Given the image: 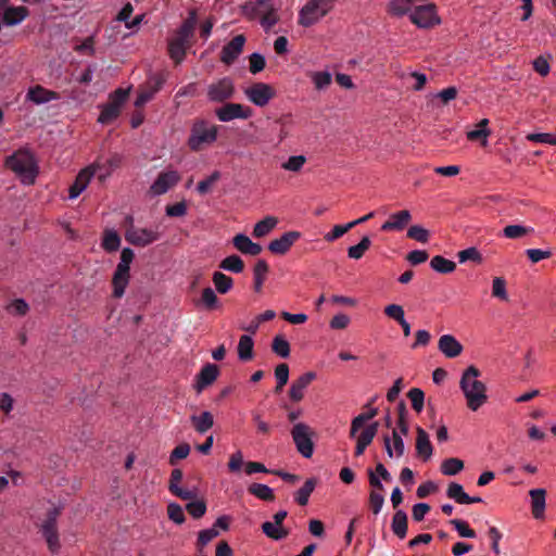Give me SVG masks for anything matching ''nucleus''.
<instances>
[{
  "instance_id": "f257e3e1",
  "label": "nucleus",
  "mask_w": 556,
  "mask_h": 556,
  "mask_svg": "<svg viewBox=\"0 0 556 556\" xmlns=\"http://www.w3.org/2000/svg\"><path fill=\"white\" fill-rule=\"evenodd\" d=\"M481 371L473 365L467 367L460 377L459 388L465 396L467 407L477 412L488 402V389L479 378Z\"/></svg>"
},
{
  "instance_id": "f03ea898",
  "label": "nucleus",
  "mask_w": 556,
  "mask_h": 556,
  "mask_svg": "<svg viewBox=\"0 0 556 556\" xmlns=\"http://www.w3.org/2000/svg\"><path fill=\"white\" fill-rule=\"evenodd\" d=\"M5 165L23 185H34L39 174L37 160L28 150H17L7 157Z\"/></svg>"
},
{
  "instance_id": "7ed1b4c3",
  "label": "nucleus",
  "mask_w": 556,
  "mask_h": 556,
  "mask_svg": "<svg viewBox=\"0 0 556 556\" xmlns=\"http://www.w3.org/2000/svg\"><path fill=\"white\" fill-rule=\"evenodd\" d=\"M278 10L274 0L250 1L241 7L242 15L250 21L258 20L266 33L279 22Z\"/></svg>"
},
{
  "instance_id": "20e7f679",
  "label": "nucleus",
  "mask_w": 556,
  "mask_h": 556,
  "mask_svg": "<svg viewBox=\"0 0 556 556\" xmlns=\"http://www.w3.org/2000/svg\"><path fill=\"white\" fill-rule=\"evenodd\" d=\"M377 414L378 409L376 407H371L353 418L351 422L350 437L356 438L355 456L363 455L367 446L371 444L376 437L378 422L368 425L358 435L357 432L365 422L371 420Z\"/></svg>"
},
{
  "instance_id": "39448f33",
  "label": "nucleus",
  "mask_w": 556,
  "mask_h": 556,
  "mask_svg": "<svg viewBox=\"0 0 556 556\" xmlns=\"http://www.w3.org/2000/svg\"><path fill=\"white\" fill-rule=\"evenodd\" d=\"M197 24V14L194 11L189 13V16L184 21L180 27L177 29L173 38L168 40V54L169 58L179 64L186 58V51L189 47L190 39L193 36V31Z\"/></svg>"
},
{
  "instance_id": "423d86ee",
  "label": "nucleus",
  "mask_w": 556,
  "mask_h": 556,
  "mask_svg": "<svg viewBox=\"0 0 556 556\" xmlns=\"http://www.w3.org/2000/svg\"><path fill=\"white\" fill-rule=\"evenodd\" d=\"M217 137V125L206 119H195L190 128L187 144L191 151L199 152L205 147L212 146Z\"/></svg>"
},
{
  "instance_id": "0eeeda50",
  "label": "nucleus",
  "mask_w": 556,
  "mask_h": 556,
  "mask_svg": "<svg viewBox=\"0 0 556 556\" xmlns=\"http://www.w3.org/2000/svg\"><path fill=\"white\" fill-rule=\"evenodd\" d=\"M61 515V508L52 507L48 510L46 518L39 526V531L45 539L48 549L56 554L61 549L60 534L58 529V519Z\"/></svg>"
},
{
  "instance_id": "6e6552de",
  "label": "nucleus",
  "mask_w": 556,
  "mask_h": 556,
  "mask_svg": "<svg viewBox=\"0 0 556 556\" xmlns=\"http://www.w3.org/2000/svg\"><path fill=\"white\" fill-rule=\"evenodd\" d=\"M314 435L315 431L304 422H298L291 429V437L295 447L305 458H311L314 453Z\"/></svg>"
},
{
  "instance_id": "1a4fd4ad",
  "label": "nucleus",
  "mask_w": 556,
  "mask_h": 556,
  "mask_svg": "<svg viewBox=\"0 0 556 556\" xmlns=\"http://www.w3.org/2000/svg\"><path fill=\"white\" fill-rule=\"evenodd\" d=\"M410 22L418 28L429 29L441 24V17L438 14L434 3H427L416 7L409 13Z\"/></svg>"
},
{
  "instance_id": "9d476101",
  "label": "nucleus",
  "mask_w": 556,
  "mask_h": 556,
  "mask_svg": "<svg viewBox=\"0 0 556 556\" xmlns=\"http://www.w3.org/2000/svg\"><path fill=\"white\" fill-rule=\"evenodd\" d=\"M180 178L177 170L170 169L161 172L150 186L148 195L155 198L165 194L180 181Z\"/></svg>"
},
{
  "instance_id": "9b49d317",
  "label": "nucleus",
  "mask_w": 556,
  "mask_h": 556,
  "mask_svg": "<svg viewBox=\"0 0 556 556\" xmlns=\"http://www.w3.org/2000/svg\"><path fill=\"white\" fill-rule=\"evenodd\" d=\"M244 94L254 105L263 108L275 98L276 91L273 86L266 83H254L244 89Z\"/></svg>"
},
{
  "instance_id": "f8f14e48",
  "label": "nucleus",
  "mask_w": 556,
  "mask_h": 556,
  "mask_svg": "<svg viewBox=\"0 0 556 556\" xmlns=\"http://www.w3.org/2000/svg\"><path fill=\"white\" fill-rule=\"evenodd\" d=\"M102 166L99 163H93L85 168H83L78 175L76 176L75 181L68 189V198L76 199L78 198L88 187L93 176L97 175L98 170H100Z\"/></svg>"
},
{
  "instance_id": "ddd939ff",
  "label": "nucleus",
  "mask_w": 556,
  "mask_h": 556,
  "mask_svg": "<svg viewBox=\"0 0 556 556\" xmlns=\"http://www.w3.org/2000/svg\"><path fill=\"white\" fill-rule=\"evenodd\" d=\"M252 109L240 103L228 102L215 110V115L220 122H230L237 118L248 119L252 116Z\"/></svg>"
},
{
  "instance_id": "4468645a",
  "label": "nucleus",
  "mask_w": 556,
  "mask_h": 556,
  "mask_svg": "<svg viewBox=\"0 0 556 556\" xmlns=\"http://www.w3.org/2000/svg\"><path fill=\"white\" fill-rule=\"evenodd\" d=\"M161 238L157 230L131 226L125 233V239L135 247H147Z\"/></svg>"
},
{
  "instance_id": "2eb2a0df",
  "label": "nucleus",
  "mask_w": 556,
  "mask_h": 556,
  "mask_svg": "<svg viewBox=\"0 0 556 556\" xmlns=\"http://www.w3.org/2000/svg\"><path fill=\"white\" fill-rule=\"evenodd\" d=\"M235 86L229 77H224L207 87V98L212 102H224L233 96Z\"/></svg>"
},
{
  "instance_id": "dca6fc26",
  "label": "nucleus",
  "mask_w": 556,
  "mask_h": 556,
  "mask_svg": "<svg viewBox=\"0 0 556 556\" xmlns=\"http://www.w3.org/2000/svg\"><path fill=\"white\" fill-rule=\"evenodd\" d=\"M165 79L162 75L151 76L146 85L138 91L135 100V106L140 108L153 99V97L162 89Z\"/></svg>"
},
{
  "instance_id": "f3484780",
  "label": "nucleus",
  "mask_w": 556,
  "mask_h": 556,
  "mask_svg": "<svg viewBox=\"0 0 556 556\" xmlns=\"http://www.w3.org/2000/svg\"><path fill=\"white\" fill-rule=\"evenodd\" d=\"M325 16L326 13L313 0H308L299 11L298 24L307 28L317 24Z\"/></svg>"
},
{
  "instance_id": "a211bd4d",
  "label": "nucleus",
  "mask_w": 556,
  "mask_h": 556,
  "mask_svg": "<svg viewBox=\"0 0 556 556\" xmlns=\"http://www.w3.org/2000/svg\"><path fill=\"white\" fill-rule=\"evenodd\" d=\"M244 35L235 36L227 45L224 46L220 52V61L226 64H232L243 51L245 43Z\"/></svg>"
},
{
  "instance_id": "6ab92c4d",
  "label": "nucleus",
  "mask_w": 556,
  "mask_h": 556,
  "mask_svg": "<svg viewBox=\"0 0 556 556\" xmlns=\"http://www.w3.org/2000/svg\"><path fill=\"white\" fill-rule=\"evenodd\" d=\"M403 437L405 435L397 429H393L391 434L383 435V445L390 458H400L404 455L405 443Z\"/></svg>"
},
{
  "instance_id": "aec40b11",
  "label": "nucleus",
  "mask_w": 556,
  "mask_h": 556,
  "mask_svg": "<svg viewBox=\"0 0 556 556\" xmlns=\"http://www.w3.org/2000/svg\"><path fill=\"white\" fill-rule=\"evenodd\" d=\"M316 372L307 371L292 381L289 389V397L292 402H301L304 399L305 390L316 379Z\"/></svg>"
},
{
  "instance_id": "412c9836",
  "label": "nucleus",
  "mask_w": 556,
  "mask_h": 556,
  "mask_svg": "<svg viewBox=\"0 0 556 556\" xmlns=\"http://www.w3.org/2000/svg\"><path fill=\"white\" fill-rule=\"evenodd\" d=\"M60 98V93L47 89L41 85L29 87L25 96L26 101L31 102L36 105L46 104L50 101L59 100Z\"/></svg>"
},
{
  "instance_id": "4be33fe9",
  "label": "nucleus",
  "mask_w": 556,
  "mask_h": 556,
  "mask_svg": "<svg viewBox=\"0 0 556 556\" xmlns=\"http://www.w3.org/2000/svg\"><path fill=\"white\" fill-rule=\"evenodd\" d=\"M219 368L215 364L204 365L195 376L193 388L197 393H201L206 387L211 386L218 377Z\"/></svg>"
},
{
  "instance_id": "5701e85b",
  "label": "nucleus",
  "mask_w": 556,
  "mask_h": 556,
  "mask_svg": "<svg viewBox=\"0 0 556 556\" xmlns=\"http://www.w3.org/2000/svg\"><path fill=\"white\" fill-rule=\"evenodd\" d=\"M300 237L301 233L299 231L285 232L279 238L270 241L268 244V250L273 254L283 255L290 250L294 242L300 239Z\"/></svg>"
},
{
  "instance_id": "b1692460",
  "label": "nucleus",
  "mask_w": 556,
  "mask_h": 556,
  "mask_svg": "<svg viewBox=\"0 0 556 556\" xmlns=\"http://www.w3.org/2000/svg\"><path fill=\"white\" fill-rule=\"evenodd\" d=\"M439 351L447 358H455L463 352L462 343L452 334H443L438 342Z\"/></svg>"
},
{
  "instance_id": "393cba45",
  "label": "nucleus",
  "mask_w": 556,
  "mask_h": 556,
  "mask_svg": "<svg viewBox=\"0 0 556 556\" xmlns=\"http://www.w3.org/2000/svg\"><path fill=\"white\" fill-rule=\"evenodd\" d=\"M412 220V215L408 210H402L390 215L389 219L381 226L382 231H401Z\"/></svg>"
},
{
  "instance_id": "a878e982",
  "label": "nucleus",
  "mask_w": 556,
  "mask_h": 556,
  "mask_svg": "<svg viewBox=\"0 0 556 556\" xmlns=\"http://www.w3.org/2000/svg\"><path fill=\"white\" fill-rule=\"evenodd\" d=\"M29 15L28 8L24 5L11 7L7 5L1 18L2 26H15L21 24Z\"/></svg>"
},
{
  "instance_id": "bb28decb",
  "label": "nucleus",
  "mask_w": 556,
  "mask_h": 556,
  "mask_svg": "<svg viewBox=\"0 0 556 556\" xmlns=\"http://www.w3.org/2000/svg\"><path fill=\"white\" fill-rule=\"evenodd\" d=\"M182 480V471L178 468L174 469L170 473L168 489L170 493L181 500L194 498L197 493L193 490H187L179 486Z\"/></svg>"
},
{
  "instance_id": "cd10ccee",
  "label": "nucleus",
  "mask_w": 556,
  "mask_h": 556,
  "mask_svg": "<svg viewBox=\"0 0 556 556\" xmlns=\"http://www.w3.org/2000/svg\"><path fill=\"white\" fill-rule=\"evenodd\" d=\"M233 247L242 254L256 256L262 252V247L253 242L247 235L238 233L232 238Z\"/></svg>"
},
{
  "instance_id": "c85d7f7f",
  "label": "nucleus",
  "mask_w": 556,
  "mask_h": 556,
  "mask_svg": "<svg viewBox=\"0 0 556 556\" xmlns=\"http://www.w3.org/2000/svg\"><path fill=\"white\" fill-rule=\"evenodd\" d=\"M416 453L418 457H421L425 462L429 460L433 453V447L429 439L427 431L417 427L416 429Z\"/></svg>"
},
{
  "instance_id": "c756f323",
  "label": "nucleus",
  "mask_w": 556,
  "mask_h": 556,
  "mask_svg": "<svg viewBox=\"0 0 556 556\" xmlns=\"http://www.w3.org/2000/svg\"><path fill=\"white\" fill-rule=\"evenodd\" d=\"M529 494L531 497L532 515L535 519H540L544 516L545 511L546 492L544 489H533Z\"/></svg>"
},
{
  "instance_id": "7c9ffc66",
  "label": "nucleus",
  "mask_w": 556,
  "mask_h": 556,
  "mask_svg": "<svg viewBox=\"0 0 556 556\" xmlns=\"http://www.w3.org/2000/svg\"><path fill=\"white\" fill-rule=\"evenodd\" d=\"M488 126H489V119L488 118H482L477 124V129L467 131V134H466L467 139L469 141L480 140L481 141V146L482 147H486L488 146V138L491 135V129Z\"/></svg>"
},
{
  "instance_id": "2f4dec72",
  "label": "nucleus",
  "mask_w": 556,
  "mask_h": 556,
  "mask_svg": "<svg viewBox=\"0 0 556 556\" xmlns=\"http://www.w3.org/2000/svg\"><path fill=\"white\" fill-rule=\"evenodd\" d=\"M130 273L129 271H121L115 269L112 286H113V296L119 299L124 295L125 290L129 283Z\"/></svg>"
},
{
  "instance_id": "473e14b6",
  "label": "nucleus",
  "mask_w": 556,
  "mask_h": 556,
  "mask_svg": "<svg viewBox=\"0 0 556 556\" xmlns=\"http://www.w3.org/2000/svg\"><path fill=\"white\" fill-rule=\"evenodd\" d=\"M253 351H254V341H253L252 337L248 336V334L241 336L239 339V342H238V346H237L239 359L242 362L251 361L254 356Z\"/></svg>"
},
{
  "instance_id": "72a5a7b5",
  "label": "nucleus",
  "mask_w": 556,
  "mask_h": 556,
  "mask_svg": "<svg viewBox=\"0 0 556 556\" xmlns=\"http://www.w3.org/2000/svg\"><path fill=\"white\" fill-rule=\"evenodd\" d=\"M277 224L278 219L275 216H266L254 225L252 235L254 238H263L270 233Z\"/></svg>"
},
{
  "instance_id": "f704fd0d",
  "label": "nucleus",
  "mask_w": 556,
  "mask_h": 556,
  "mask_svg": "<svg viewBox=\"0 0 556 556\" xmlns=\"http://www.w3.org/2000/svg\"><path fill=\"white\" fill-rule=\"evenodd\" d=\"M190 419L193 428L199 433H205L214 425V418L210 412H203L200 415H192Z\"/></svg>"
},
{
  "instance_id": "c9c22d12",
  "label": "nucleus",
  "mask_w": 556,
  "mask_h": 556,
  "mask_svg": "<svg viewBox=\"0 0 556 556\" xmlns=\"http://www.w3.org/2000/svg\"><path fill=\"white\" fill-rule=\"evenodd\" d=\"M391 528H392L393 533L399 539H404L406 536L407 515L404 510L400 509L394 514V516L392 518Z\"/></svg>"
},
{
  "instance_id": "e433bc0d",
  "label": "nucleus",
  "mask_w": 556,
  "mask_h": 556,
  "mask_svg": "<svg viewBox=\"0 0 556 556\" xmlns=\"http://www.w3.org/2000/svg\"><path fill=\"white\" fill-rule=\"evenodd\" d=\"M308 77L316 90L321 91L328 88L332 83V75L328 71L309 72Z\"/></svg>"
},
{
  "instance_id": "4c0bfd02",
  "label": "nucleus",
  "mask_w": 556,
  "mask_h": 556,
  "mask_svg": "<svg viewBox=\"0 0 556 556\" xmlns=\"http://www.w3.org/2000/svg\"><path fill=\"white\" fill-rule=\"evenodd\" d=\"M268 264L265 260H258L253 268V280H254V290L256 292H261L264 281L266 279V275L268 273Z\"/></svg>"
},
{
  "instance_id": "58836bf2",
  "label": "nucleus",
  "mask_w": 556,
  "mask_h": 556,
  "mask_svg": "<svg viewBox=\"0 0 556 556\" xmlns=\"http://www.w3.org/2000/svg\"><path fill=\"white\" fill-rule=\"evenodd\" d=\"M200 303L206 311H215L222 307L220 301L215 291L210 287L202 290Z\"/></svg>"
},
{
  "instance_id": "ea45409f",
  "label": "nucleus",
  "mask_w": 556,
  "mask_h": 556,
  "mask_svg": "<svg viewBox=\"0 0 556 556\" xmlns=\"http://www.w3.org/2000/svg\"><path fill=\"white\" fill-rule=\"evenodd\" d=\"M212 281L216 291L220 294L228 293L233 287V279L222 271H215Z\"/></svg>"
},
{
  "instance_id": "a19ab883",
  "label": "nucleus",
  "mask_w": 556,
  "mask_h": 556,
  "mask_svg": "<svg viewBox=\"0 0 556 556\" xmlns=\"http://www.w3.org/2000/svg\"><path fill=\"white\" fill-rule=\"evenodd\" d=\"M248 491L250 494L262 501L273 502L275 500L273 489L263 483H252L249 485Z\"/></svg>"
},
{
  "instance_id": "79ce46f5",
  "label": "nucleus",
  "mask_w": 556,
  "mask_h": 556,
  "mask_svg": "<svg viewBox=\"0 0 556 556\" xmlns=\"http://www.w3.org/2000/svg\"><path fill=\"white\" fill-rule=\"evenodd\" d=\"M219 268L223 270H226V271L240 274L244 269V263L240 256L232 254V255L225 257L219 263Z\"/></svg>"
},
{
  "instance_id": "37998d69",
  "label": "nucleus",
  "mask_w": 556,
  "mask_h": 556,
  "mask_svg": "<svg viewBox=\"0 0 556 556\" xmlns=\"http://www.w3.org/2000/svg\"><path fill=\"white\" fill-rule=\"evenodd\" d=\"M306 161L307 159L305 155H291L281 163L280 167L286 172L298 174L303 169Z\"/></svg>"
},
{
  "instance_id": "c03bdc74",
  "label": "nucleus",
  "mask_w": 556,
  "mask_h": 556,
  "mask_svg": "<svg viewBox=\"0 0 556 556\" xmlns=\"http://www.w3.org/2000/svg\"><path fill=\"white\" fill-rule=\"evenodd\" d=\"M430 266L433 270L440 274L453 273L456 268V264L441 255H435L430 261Z\"/></svg>"
},
{
  "instance_id": "a18cd8bd",
  "label": "nucleus",
  "mask_w": 556,
  "mask_h": 556,
  "mask_svg": "<svg viewBox=\"0 0 556 556\" xmlns=\"http://www.w3.org/2000/svg\"><path fill=\"white\" fill-rule=\"evenodd\" d=\"M264 534L273 540L279 541L288 536L289 532L276 522L265 521L262 525Z\"/></svg>"
},
{
  "instance_id": "49530a36",
  "label": "nucleus",
  "mask_w": 556,
  "mask_h": 556,
  "mask_svg": "<svg viewBox=\"0 0 556 556\" xmlns=\"http://www.w3.org/2000/svg\"><path fill=\"white\" fill-rule=\"evenodd\" d=\"M316 481L314 479H307L304 485L296 491L294 495L295 502L301 506H305L308 503L309 496L313 493Z\"/></svg>"
},
{
  "instance_id": "de8ad7c7",
  "label": "nucleus",
  "mask_w": 556,
  "mask_h": 556,
  "mask_svg": "<svg viewBox=\"0 0 556 556\" xmlns=\"http://www.w3.org/2000/svg\"><path fill=\"white\" fill-rule=\"evenodd\" d=\"M448 498L454 500L456 503L464 505L469 500V495L464 491L462 484L457 482H451L446 490Z\"/></svg>"
},
{
  "instance_id": "09e8293b",
  "label": "nucleus",
  "mask_w": 556,
  "mask_h": 556,
  "mask_svg": "<svg viewBox=\"0 0 556 556\" xmlns=\"http://www.w3.org/2000/svg\"><path fill=\"white\" fill-rule=\"evenodd\" d=\"M464 469V462L459 458H446L441 464V472L445 476H455Z\"/></svg>"
},
{
  "instance_id": "8fccbe9b",
  "label": "nucleus",
  "mask_w": 556,
  "mask_h": 556,
  "mask_svg": "<svg viewBox=\"0 0 556 556\" xmlns=\"http://www.w3.org/2000/svg\"><path fill=\"white\" fill-rule=\"evenodd\" d=\"M106 252L117 251L121 245V238L115 230H105L101 243Z\"/></svg>"
},
{
  "instance_id": "3c124183",
  "label": "nucleus",
  "mask_w": 556,
  "mask_h": 556,
  "mask_svg": "<svg viewBox=\"0 0 556 556\" xmlns=\"http://www.w3.org/2000/svg\"><path fill=\"white\" fill-rule=\"evenodd\" d=\"M271 351L276 355H278L282 358H287L290 355V344L283 336L277 334L273 339Z\"/></svg>"
},
{
  "instance_id": "603ef678",
  "label": "nucleus",
  "mask_w": 556,
  "mask_h": 556,
  "mask_svg": "<svg viewBox=\"0 0 556 556\" xmlns=\"http://www.w3.org/2000/svg\"><path fill=\"white\" fill-rule=\"evenodd\" d=\"M371 241L369 237L365 236L362 240L348 249V256L353 260H359L364 256L365 252L370 248Z\"/></svg>"
},
{
  "instance_id": "864d4df0",
  "label": "nucleus",
  "mask_w": 556,
  "mask_h": 556,
  "mask_svg": "<svg viewBox=\"0 0 556 556\" xmlns=\"http://www.w3.org/2000/svg\"><path fill=\"white\" fill-rule=\"evenodd\" d=\"M121 110L115 104L108 102L102 106L101 113L98 117V122L101 124H108L118 117Z\"/></svg>"
},
{
  "instance_id": "5fc2aeb1",
  "label": "nucleus",
  "mask_w": 556,
  "mask_h": 556,
  "mask_svg": "<svg viewBox=\"0 0 556 556\" xmlns=\"http://www.w3.org/2000/svg\"><path fill=\"white\" fill-rule=\"evenodd\" d=\"M412 0H391L389 3V13L395 16H403L410 13Z\"/></svg>"
},
{
  "instance_id": "6e6d98bb",
  "label": "nucleus",
  "mask_w": 556,
  "mask_h": 556,
  "mask_svg": "<svg viewBox=\"0 0 556 556\" xmlns=\"http://www.w3.org/2000/svg\"><path fill=\"white\" fill-rule=\"evenodd\" d=\"M407 396L412 403V407L416 413H421L425 403V393L419 388H413L408 391Z\"/></svg>"
},
{
  "instance_id": "4d7b16f0",
  "label": "nucleus",
  "mask_w": 556,
  "mask_h": 556,
  "mask_svg": "<svg viewBox=\"0 0 556 556\" xmlns=\"http://www.w3.org/2000/svg\"><path fill=\"white\" fill-rule=\"evenodd\" d=\"M275 377L277 380V386L275 388L276 392H280L283 387L287 384L289 380V366L286 363H281L275 368Z\"/></svg>"
},
{
  "instance_id": "13d9d810",
  "label": "nucleus",
  "mask_w": 556,
  "mask_h": 556,
  "mask_svg": "<svg viewBox=\"0 0 556 556\" xmlns=\"http://www.w3.org/2000/svg\"><path fill=\"white\" fill-rule=\"evenodd\" d=\"M397 415H399L397 422H396L397 427L395 429H397L404 435H407L409 425H408V420H407V409H406L405 403L403 401H401L397 404Z\"/></svg>"
},
{
  "instance_id": "bf43d9fd",
  "label": "nucleus",
  "mask_w": 556,
  "mask_h": 556,
  "mask_svg": "<svg viewBox=\"0 0 556 556\" xmlns=\"http://www.w3.org/2000/svg\"><path fill=\"white\" fill-rule=\"evenodd\" d=\"M532 231L531 228H528L522 225H508L503 229L504 237L508 239H518Z\"/></svg>"
},
{
  "instance_id": "052dcab7",
  "label": "nucleus",
  "mask_w": 556,
  "mask_h": 556,
  "mask_svg": "<svg viewBox=\"0 0 556 556\" xmlns=\"http://www.w3.org/2000/svg\"><path fill=\"white\" fill-rule=\"evenodd\" d=\"M527 140L536 143H544L556 147V134L551 132H533L527 135Z\"/></svg>"
},
{
  "instance_id": "680f3d73",
  "label": "nucleus",
  "mask_w": 556,
  "mask_h": 556,
  "mask_svg": "<svg viewBox=\"0 0 556 556\" xmlns=\"http://www.w3.org/2000/svg\"><path fill=\"white\" fill-rule=\"evenodd\" d=\"M450 523L458 532L459 536L468 539L476 538V532L469 527L467 521L462 519H452Z\"/></svg>"
},
{
  "instance_id": "e2e57ef3",
  "label": "nucleus",
  "mask_w": 556,
  "mask_h": 556,
  "mask_svg": "<svg viewBox=\"0 0 556 556\" xmlns=\"http://www.w3.org/2000/svg\"><path fill=\"white\" fill-rule=\"evenodd\" d=\"M219 535V532L215 528H210L205 530H201L198 534L197 547L199 551H202L205 545H207L213 539Z\"/></svg>"
},
{
  "instance_id": "0e129e2a",
  "label": "nucleus",
  "mask_w": 556,
  "mask_h": 556,
  "mask_svg": "<svg viewBox=\"0 0 556 556\" xmlns=\"http://www.w3.org/2000/svg\"><path fill=\"white\" fill-rule=\"evenodd\" d=\"M492 295L502 301L508 300L507 290H506V281L503 278L496 277L493 279Z\"/></svg>"
},
{
  "instance_id": "69168bd1",
  "label": "nucleus",
  "mask_w": 556,
  "mask_h": 556,
  "mask_svg": "<svg viewBox=\"0 0 556 556\" xmlns=\"http://www.w3.org/2000/svg\"><path fill=\"white\" fill-rule=\"evenodd\" d=\"M351 229H352V225H350V223L344 224V225H336V226H333V228L330 231H328L324 236V239L327 242H333V241L338 240L339 238H341L342 236H344Z\"/></svg>"
},
{
  "instance_id": "338daca9",
  "label": "nucleus",
  "mask_w": 556,
  "mask_h": 556,
  "mask_svg": "<svg viewBox=\"0 0 556 556\" xmlns=\"http://www.w3.org/2000/svg\"><path fill=\"white\" fill-rule=\"evenodd\" d=\"M168 518L177 525L185 522V513L182 507L177 503H169L167 506Z\"/></svg>"
},
{
  "instance_id": "774afa93",
  "label": "nucleus",
  "mask_w": 556,
  "mask_h": 556,
  "mask_svg": "<svg viewBox=\"0 0 556 556\" xmlns=\"http://www.w3.org/2000/svg\"><path fill=\"white\" fill-rule=\"evenodd\" d=\"M407 237L418 242L426 243L429 240V231L419 225H414L408 228Z\"/></svg>"
}]
</instances>
